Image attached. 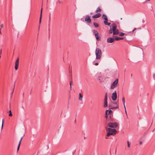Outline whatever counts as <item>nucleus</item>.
Instances as JSON below:
<instances>
[{"label": "nucleus", "mask_w": 155, "mask_h": 155, "mask_svg": "<svg viewBox=\"0 0 155 155\" xmlns=\"http://www.w3.org/2000/svg\"><path fill=\"white\" fill-rule=\"evenodd\" d=\"M106 130H107L108 133L107 134V136L106 137V139H108V137L111 135H114L116 134L117 130L115 129H113L110 128H106Z\"/></svg>", "instance_id": "nucleus-1"}, {"label": "nucleus", "mask_w": 155, "mask_h": 155, "mask_svg": "<svg viewBox=\"0 0 155 155\" xmlns=\"http://www.w3.org/2000/svg\"><path fill=\"white\" fill-rule=\"evenodd\" d=\"M96 59H100L102 56V53L101 50L99 48H97L95 51Z\"/></svg>", "instance_id": "nucleus-2"}, {"label": "nucleus", "mask_w": 155, "mask_h": 155, "mask_svg": "<svg viewBox=\"0 0 155 155\" xmlns=\"http://www.w3.org/2000/svg\"><path fill=\"white\" fill-rule=\"evenodd\" d=\"M108 110H107L105 112L106 117V121L107 122H111L113 120V118L112 114H110V115H108L107 112Z\"/></svg>", "instance_id": "nucleus-3"}, {"label": "nucleus", "mask_w": 155, "mask_h": 155, "mask_svg": "<svg viewBox=\"0 0 155 155\" xmlns=\"http://www.w3.org/2000/svg\"><path fill=\"white\" fill-rule=\"evenodd\" d=\"M111 27L112 28L113 35H114L118 34L119 33V30L117 28V27L116 24H111Z\"/></svg>", "instance_id": "nucleus-4"}, {"label": "nucleus", "mask_w": 155, "mask_h": 155, "mask_svg": "<svg viewBox=\"0 0 155 155\" xmlns=\"http://www.w3.org/2000/svg\"><path fill=\"white\" fill-rule=\"evenodd\" d=\"M119 124L117 122L113 123L112 122H109L107 124V126L110 127L116 128L119 125Z\"/></svg>", "instance_id": "nucleus-5"}, {"label": "nucleus", "mask_w": 155, "mask_h": 155, "mask_svg": "<svg viewBox=\"0 0 155 155\" xmlns=\"http://www.w3.org/2000/svg\"><path fill=\"white\" fill-rule=\"evenodd\" d=\"M118 79H117L112 83L110 86V88L113 89L116 87L118 84Z\"/></svg>", "instance_id": "nucleus-6"}, {"label": "nucleus", "mask_w": 155, "mask_h": 155, "mask_svg": "<svg viewBox=\"0 0 155 155\" xmlns=\"http://www.w3.org/2000/svg\"><path fill=\"white\" fill-rule=\"evenodd\" d=\"M117 98V92L115 91L113 93L112 95V98L113 101H115Z\"/></svg>", "instance_id": "nucleus-7"}, {"label": "nucleus", "mask_w": 155, "mask_h": 155, "mask_svg": "<svg viewBox=\"0 0 155 155\" xmlns=\"http://www.w3.org/2000/svg\"><path fill=\"white\" fill-rule=\"evenodd\" d=\"M85 21L88 23H89L91 22V19L90 18V17L88 15H86L85 18Z\"/></svg>", "instance_id": "nucleus-8"}, {"label": "nucleus", "mask_w": 155, "mask_h": 155, "mask_svg": "<svg viewBox=\"0 0 155 155\" xmlns=\"http://www.w3.org/2000/svg\"><path fill=\"white\" fill-rule=\"evenodd\" d=\"M115 40V38H111L109 37L107 38V43H112Z\"/></svg>", "instance_id": "nucleus-9"}, {"label": "nucleus", "mask_w": 155, "mask_h": 155, "mask_svg": "<svg viewBox=\"0 0 155 155\" xmlns=\"http://www.w3.org/2000/svg\"><path fill=\"white\" fill-rule=\"evenodd\" d=\"M19 58H18L15 63V69L16 70H17L18 68L19 65Z\"/></svg>", "instance_id": "nucleus-10"}, {"label": "nucleus", "mask_w": 155, "mask_h": 155, "mask_svg": "<svg viewBox=\"0 0 155 155\" xmlns=\"http://www.w3.org/2000/svg\"><path fill=\"white\" fill-rule=\"evenodd\" d=\"M101 14L100 13H97L92 16V18H97L100 17L101 16Z\"/></svg>", "instance_id": "nucleus-11"}, {"label": "nucleus", "mask_w": 155, "mask_h": 155, "mask_svg": "<svg viewBox=\"0 0 155 155\" xmlns=\"http://www.w3.org/2000/svg\"><path fill=\"white\" fill-rule=\"evenodd\" d=\"M83 97V95L81 94V93H80L79 94V97H78L79 100L80 101H82Z\"/></svg>", "instance_id": "nucleus-12"}, {"label": "nucleus", "mask_w": 155, "mask_h": 155, "mask_svg": "<svg viewBox=\"0 0 155 155\" xmlns=\"http://www.w3.org/2000/svg\"><path fill=\"white\" fill-rule=\"evenodd\" d=\"M122 101L123 103V104H124V108L125 109V112H126V114H127V111H126V107H125V98L124 97H123V98L122 99Z\"/></svg>", "instance_id": "nucleus-13"}, {"label": "nucleus", "mask_w": 155, "mask_h": 155, "mask_svg": "<svg viewBox=\"0 0 155 155\" xmlns=\"http://www.w3.org/2000/svg\"><path fill=\"white\" fill-rule=\"evenodd\" d=\"M116 104H117V106L116 107H111V108H110V109H116L118 108V103L117 102L116 103Z\"/></svg>", "instance_id": "nucleus-14"}, {"label": "nucleus", "mask_w": 155, "mask_h": 155, "mask_svg": "<svg viewBox=\"0 0 155 155\" xmlns=\"http://www.w3.org/2000/svg\"><path fill=\"white\" fill-rule=\"evenodd\" d=\"M112 28L111 27V25H110V29L109 31V33L110 34H112V32L113 33V31L112 30Z\"/></svg>", "instance_id": "nucleus-15"}, {"label": "nucleus", "mask_w": 155, "mask_h": 155, "mask_svg": "<svg viewBox=\"0 0 155 155\" xmlns=\"http://www.w3.org/2000/svg\"><path fill=\"white\" fill-rule=\"evenodd\" d=\"M108 20H104V23L106 25H110V23L108 22L107 21Z\"/></svg>", "instance_id": "nucleus-16"}, {"label": "nucleus", "mask_w": 155, "mask_h": 155, "mask_svg": "<svg viewBox=\"0 0 155 155\" xmlns=\"http://www.w3.org/2000/svg\"><path fill=\"white\" fill-rule=\"evenodd\" d=\"M42 11V8H41V14H40V19H39V23H40L41 22Z\"/></svg>", "instance_id": "nucleus-17"}, {"label": "nucleus", "mask_w": 155, "mask_h": 155, "mask_svg": "<svg viewBox=\"0 0 155 155\" xmlns=\"http://www.w3.org/2000/svg\"><path fill=\"white\" fill-rule=\"evenodd\" d=\"M107 106V100H104V107H106Z\"/></svg>", "instance_id": "nucleus-18"}, {"label": "nucleus", "mask_w": 155, "mask_h": 155, "mask_svg": "<svg viewBox=\"0 0 155 155\" xmlns=\"http://www.w3.org/2000/svg\"><path fill=\"white\" fill-rule=\"evenodd\" d=\"M101 9L100 8V7H98L97 8V9H96V13H97L98 12H101Z\"/></svg>", "instance_id": "nucleus-19"}, {"label": "nucleus", "mask_w": 155, "mask_h": 155, "mask_svg": "<svg viewBox=\"0 0 155 155\" xmlns=\"http://www.w3.org/2000/svg\"><path fill=\"white\" fill-rule=\"evenodd\" d=\"M94 35H95V37L96 39H97V40L98 41L99 40H100V39H99V37L98 36L99 34L98 33V34H95Z\"/></svg>", "instance_id": "nucleus-20"}, {"label": "nucleus", "mask_w": 155, "mask_h": 155, "mask_svg": "<svg viewBox=\"0 0 155 155\" xmlns=\"http://www.w3.org/2000/svg\"><path fill=\"white\" fill-rule=\"evenodd\" d=\"M115 38V40L118 41V40H120L124 39V37H121V38L117 37V38Z\"/></svg>", "instance_id": "nucleus-21"}, {"label": "nucleus", "mask_w": 155, "mask_h": 155, "mask_svg": "<svg viewBox=\"0 0 155 155\" xmlns=\"http://www.w3.org/2000/svg\"><path fill=\"white\" fill-rule=\"evenodd\" d=\"M102 17H103L105 19V20H108L107 17L105 14H103Z\"/></svg>", "instance_id": "nucleus-22"}, {"label": "nucleus", "mask_w": 155, "mask_h": 155, "mask_svg": "<svg viewBox=\"0 0 155 155\" xmlns=\"http://www.w3.org/2000/svg\"><path fill=\"white\" fill-rule=\"evenodd\" d=\"M93 25L94 27L96 28L98 27L99 26V25L97 23L95 22H94Z\"/></svg>", "instance_id": "nucleus-23"}, {"label": "nucleus", "mask_w": 155, "mask_h": 155, "mask_svg": "<svg viewBox=\"0 0 155 155\" xmlns=\"http://www.w3.org/2000/svg\"><path fill=\"white\" fill-rule=\"evenodd\" d=\"M112 112V111L110 110H108V111L107 112V114L108 115H110V114H111V113Z\"/></svg>", "instance_id": "nucleus-24"}, {"label": "nucleus", "mask_w": 155, "mask_h": 155, "mask_svg": "<svg viewBox=\"0 0 155 155\" xmlns=\"http://www.w3.org/2000/svg\"><path fill=\"white\" fill-rule=\"evenodd\" d=\"M107 100V93H106L105 94V95L104 100Z\"/></svg>", "instance_id": "nucleus-25"}, {"label": "nucleus", "mask_w": 155, "mask_h": 155, "mask_svg": "<svg viewBox=\"0 0 155 155\" xmlns=\"http://www.w3.org/2000/svg\"><path fill=\"white\" fill-rule=\"evenodd\" d=\"M93 33L94 34H98V32L97 31L95 30H94L93 31Z\"/></svg>", "instance_id": "nucleus-26"}, {"label": "nucleus", "mask_w": 155, "mask_h": 155, "mask_svg": "<svg viewBox=\"0 0 155 155\" xmlns=\"http://www.w3.org/2000/svg\"><path fill=\"white\" fill-rule=\"evenodd\" d=\"M125 35V34L124 33H123V32H121L119 34V35L120 36H123L124 35Z\"/></svg>", "instance_id": "nucleus-27"}, {"label": "nucleus", "mask_w": 155, "mask_h": 155, "mask_svg": "<svg viewBox=\"0 0 155 155\" xmlns=\"http://www.w3.org/2000/svg\"><path fill=\"white\" fill-rule=\"evenodd\" d=\"M24 137V135L23 136H22V137L21 138V139H20V141H19V143H20V144H21V140H22V139H23V137Z\"/></svg>", "instance_id": "nucleus-28"}, {"label": "nucleus", "mask_w": 155, "mask_h": 155, "mask_svg": "<svg viewBox=\"0 0 155 155\" xmlns=\"http://www.w3.org/2000/svg\"><path fill=\"white\" fill-rule=\"evenodd\" d=\"M20 145V144L19 143L18 146V148H17V151H18L19 150Z\"/></svg>", "instance_id": "nucleus-29"}, {"label": "nucleus", "mask_w": 155, "mask_h": 155, "mask_svg": "<svg viewBox=\"0 0 155 155\" xmlns=\"http://www.w3.org/2000/svg\"><path fill=\"white\" fill-rule=\"evenodd\" d=\"M109 107L110 109V108H111V107H112L111 104H110V103L109 104Z\"/></svg>", "instance_id": "nucleus-30"}, {"label": "nucleus", "mask_w": 155, "mask_h": 155, "mask_svg": "<svg viewBox=\"0 0 155 155\" xmlns=\"http://www.w3.org/2000/svg\"><path fill=\"white\" fill-rule=\"evenodd\" d=\"M3 119L2 120V128L3 127Z\"/></svg>", "instance_id": "nucleus-31"}, {"label": "nucleus", "mask_w": 155, "mask_h": 155, "mask_svg": "<svg viewBox=\"0 0 155 155\" xmlns=\"http://www.w3.org/2000/svg\"><path fill=\"white\" fill-rule=\"evenodd\" d=\"M127 147H130V143H129V142L128 141H127Z\"/></svg>", "instance_id": "nucleus-32"}, {"label": "nucleus", "mask_w": 155, "mask_h": 155, "mask_svg": "<svg viewBox=\"0 0 155 155\" xmlns=\"http://www.w3.org/2000/svg\"><path fill=\"white\" fill-rule=\"evenodd\" d=\"M12 112H11L10 113H9V116H10V117H11L12 116Z\"/></svg>", "instance_id": "nucleus-33"}, {"label": "nucleus", "mask_w": 155, "mask_h": 155, "mask_svg": "<svg viewBox=\"0 0 155 155\" xmlns=\"http://www.w3.org/2000/svg\"><path fill=\"white\" fill-rule=\"evenodd\" d=\"M70 89H71V88H72V87H71V82H70Z\"/></svg>", "instance_id": "nucleus-34"}, {"label": "nucleus", "mask_w": 155, "mask_h": 155, "mask_svg": "<svg viewBox=\"0 0 155 155\" xmlns=\"http://www.w3.org/2000/svg\"><path fill=\"white\" fill-rule=\"evenodd\" d=\"M94 64L95 65H97L98 64V63L97 62L95 63Z\"/></svg>", "instance_id": "nucleus-35"}, {"label": "nucleus", "mask_w": 155, "mask_h": 155, "mask_svg": "<svg viewBox=\"0 0 155 155\" xmlns=\"http://www.w3.org/2000/svg\"><path fill=\"white\" fill-rule=\"evenodd\" d=\"M142 142H141V141H140V143H140V145L141 144H142Z\"/></svg>", "instance_id": "nucleus-36"}, {"label": "nucleus", "mask_w": 155, "mask_h": 155, "mask_svg": "<svg viewBox=\"0 0 155 155\" xmlns=\"http://www.w3.org/2000/svg\"><path fill=\"white\" fill-rule=\"evenodd\" d=\"M0 26L1 28H2L3 27V25H1Z\"/></svg>", "instance_id": "nucleus-37"}, {"label": "nucleus", "mask_w": 155, "mask_h": 155, "mask_svg": "<svg viewBox=\"0 0 155 155\" xmlns=\"http://www.w3.org/2000/svg\"><path fill=\"white\" fill-rule=\"evenodd\" d=\"M14 87H15V85L14 86V88H13V91H12V93H13V91L14 90Z\"/></svg>", "instance_id": "nucleus-38"}, {"label": "nucleus", "mask_w": 155, "mask_h": 155, "mask_svg": "<svg viewBox=\"0 0 155 155\" xmlns=\"http://www.w3.org/2000/svg\"><path fill=\"white\" fill-rule=\"evenodd\" d=\"M9 113H10L11 112H11V110H10L9 111Z\"/></svg>", "instance_id": "nucleus-39"}, {"label": "nucleus", "mask_w": 155, "mask_h": 155, "mask_svg": "<svg viewBox=\"0 0 155 155\" xmlns=\"http://www.w3.org/2000/svg\"><path fill=\"white\" fill-rule=\"evenodd\" d=\"M1 28L0 29V34H1Z\"/></svg>", "instance_id": "nucleus-40"}, {"label": "nucleus", "mask_w": 155, "mask_h": 155, "mask_svg": "<svg viewBox=\"0 0 155 155\" xmlns=\"http://www.w3.org/2000/svg\"><path fill=\"white\" fill-rule=\"evenodd\" d=\"M154 76H155V74H153V77H154Z\"/></svg>", "instance_id": "nucleus-41"}, {"label": "nucleus", "mask_w": 155, "mask_h": 155, "mask_svg": "<svg viewBox=\"0 0 155 155\" xmlns=\"http://www.w3.org/2000/svg\"><path fill=\"white\" fill-rule=\"evenodd\" d=\"M1 52H2V50H1L0 54H1Z\"/></svg>", "instance_id": "nucleus-42"}, {"label": "nucleus", "mask_w": 155, "mask_h": 155, "mask_svg": "<svg viewBox=\"0 0 155 155\" xmlns=\"http://www.w3.org/2000/svg\"><path fill=\"white\" fill-rule=\"evenodd\" d=\"M150 0H147L146 1H150Z\"/></svg>", "instance_id": "nucleus-43"}, {"label": "nucleus", "mask_w": 155, "mask_h": 155, "mask_svg": "<svg viewBox=\"0 0 155 155\" xmlns=\"http://www.w3.org/2000/svg\"><path fill=\"white\" fill-rule=\"evenodd\" d=\"M92 14H93V13H90V14H91V15H92Z\"/></svg>", "instance_id": "nucleus-44"}, {"label": "nucleus", "mask_w": 155, "mask_h": 155, "mask_svg": "<svg viewBox=\"0 0 155 155\" xmlns=\"http://www.w3.org/2000/svg\"><path fill=\"white\" fill-rule=\"evenodd\" d=\"M76 120H75V122H76Z\"/></svg>", "instance_id": "nucleus-45"}, {"label": "nucleus", "mask_w": 155, "mask_h": 155, "mask_svg": "<svg viewBox=\"0 0 155 155\" xmlns=\"http://www.w3.org/2000/svg\"><path fill=\"white\" fill-rule=\"evenodd\" d=\"M94 62H93V64H94Z\"/></svg>", "instance_id": "nucleus-46"}]
</instances>
